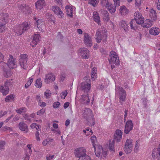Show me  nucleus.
<instances>
[{"label": "nucleus", "mask_w": 160, "mask_h": 160, "mask_svg": "<svg viewBox=\"0 0 160 160\" xmlns=\"http://www.w3.org/2000/svg\"><path fill=\"white\" fill-rule=\"evenodd\" d=\"M107 32V31L104 28L98 29L95 35L96 42L99 43L102 40L103 42H105L107 41L108 37Z\"/></svg>", "instance_id": "1"}, {"label": "nucleus", "mask_w": 160, "mask_h": 160, "mask_svg": "<svg viewBox=\"0 0 160 160\" xmlns=\"http://www.w3.org/2000/svg\"><path fill=\"white\" fill-rule=\"evenodd\" d=\"M30 27V23L26 22L17 26L14 29V31L17 35H21L24 32L28 30Z\"/></svg>", "instance_id": "2"}, {"label": "nucleus", "mask_w": 160, "mask_h": 160, "mask_svg": "<svg viewBox=\"0 0 160 160\" xmlns=\"http://www.w3.org/2000/svg\"><path fill=\"white\" fill-rule=\"evenodd\" d=\"M110 58L109 61L111 65V68L113 69L115 67L116 65L119 63V58L116 53L113 52H112L111 55H110Z\"/></svg>", "instance_id": "3"}, {"label": "nucleus", "mask_w": 160, "mask_h": 160, "mask_svg": "<svg viewBox=\"0 0 160 160\" xmlns=\"http://www.w3.org/2000/svg\"><path fill=\"white\" fill-rule=\"evenodd\" d=\"M116 92L119 93L120 102L122 104L126 98V93L125 90L121 87H118L116 88Z\"/></svg>", "instance_id": "4"}, {"label": "nucleus", "mask_w": 160, "mask_h": 160, "mask_svg": "<svg viewBox=\"0 0 160 160\" xmlns=\"http://www.w3.org/2000/svg\"><path fill=\"white\" fill-rule=\"evenodd\" d=\"M11 85L12 82L10 80L6 81L5 82L4 86H0V92H2L3 95H6L8 93L9 90L8 87Z\"/></svg>", "instance_id": "5"}, {"label": "nucleus", "mask_w": 160, "mask_h": 160, "mask_svg": "<svg viewBox=\"0 0 160 160\" xmlns=\"http://www.w3.org/2000/svg\"><path fill=\"white\" fill-rule=\"evenodd\" d=\"M2 66L4 67H8L10 69H13L17 67V65L15 64L14 58L12 56L10 55L9 58H8L7 63L4 62H2Z\"/></svg>", "instance_id": "6"}, {"label": "nucleus", "mask_w": 160, "mask_h": 160, "mask_svg": "<svg viewBox=\"0 0 160 160\" xmlns=\"http://www.w3.org/2000/svg\"><path fill=\"white\" fill-rule=\"evenodd\" d=\"M28 57V55L26 54H22L20 56L19 64L22 68L23 69H26L28 67L27 64Z\"/></svg>", "instance_id": "7"}, {"label": "nucleus", "mask_w": 160, "mask_h": 160, "mask_svg": "<svg viewBox=\"0 0 160 160\" xmlns=\"http://www.w3.org/2000/svg\"><path fill=\"white\" fill-rule=\"evenodd\" d=\"M101 4L103 7H105L108 10H116V6H114L108 0H101Z\"/></svg>", "instance_id": "8"}, {"label": "nucleus", "mask_w": 160, "mask_h": 160, "mask_svg": "<svg viewBox=\"0 0 160 160\" xmlns=\"http://www.w3.org/2000/svg\"><path fill=\"white\" fill-rule=\"evenodd\" d=\"M74 153L75 156L79 158L78 160H81L82 157L86 154V150L82 147L78 148L76 149Z\"/></svg>", "instance_id": "9"}, {"label": "nucleus", "mask_w": 160, "mask_h": 160, "mask_svg": "<svg viewBox=\"0 0 160 160\" xmlns=\"http://www.w3.org/2000/svg\"><path fill=\"white\" fill-rule=\"evenodd\" d=\"M132 149V144L131 139H128L125 145L124 150L127 154L130 153Z\"/></svg>", "instance_id": "10"}, {"label": "nucleus", "mask_w": 160, "mask_h": 160, "mask_svg": "<svg viewBox=\"0 0 160 160\" xmlns=\"http://www.w3.org/2000/svg\"><path fill=\"white\" fill-rule=\"evenodd\" d=\"M80 55L82 58L87 59L89 57V52L86 48H83L79 50Z\"/></svg>", "instance_id": "11"}, {"label": "nucleus", "mask_w": 160, "mask_h": 160, "mask_svg": "<svg viewBox=\"0 0 160 160\" xmlns=\"http://www.w3.org/2000/svg\"><path fill=\"white\" fill-rule=\"evenodd\" d=\"M133 127L132 121L131 120L128 121L125 126L124 132L126 134H128L130 132L132 129Z\"/></svg>", "instance_id": "12"}, {"label": "nucleus", "mask_w": 160, "mask_h": 160, "mask_svg": "<svg viewBox=\"0 0 160 160\" xmlns=\"http://www.w3.org/2000/svg\"><path fill=\"white\" fill-rule=\"evenodd\" d=\"M84 41L85 44L88 47H91L92 45V41L90 36L88 33H84Z\"/></svg>", "instance_id": "13"}, {"label": "nucleus", "mask_w": 160, "mask_h": 160, "mask_svg": "<svg viewBox=\"0 0 160 160\" xmlns=\"http://www.w3.org/2000/svg\"><path fill=\"white\" fill-rule=\"evenodd\" d=\"M91 88V84L87 82H84L81 83V89L87 93Z\"/></svg>", "instance_id": "14"}, {"label": "nucleus", "mask_w": 160, "mask_h": 160, "mask_svg": "<svg viewBox=\"0 0 160 160\" xmlns=\"http://www.w3.org/2000/svg\"><path fill=\"white\" fill-rule=\"evenodd\" d=\"M8 15L7 13H2L0 14V18H1L0 20V25L5 26L7 22Z\"/></svg>", "instance_id": "15"}, {"label": "nucleus", "mask_w": 160, "mask_h": 160, "mask_svg": "<svg viewBox=\"0 0 160 160\" xmlns=\"http://www.w3.org/2000/svg\"><path fill=\"white\" fill-rule=\"evenodd\" d=\"M40 36L39 34H35L33 37V40L30 43V45L33 48L35 47L37 43L39 42Z\"/></svg>", "instance_id": "16"}, {"label": "nucleus", "mask_w": 160, "mask_h": 160, "mask_svg": "<svg viewBox=\"0 0 160 160\" xmlns=\"http://www.w3.org/2000/svg\"><path fill=\"white\" fill-rule=\"evenodd\" d=\"M93 147L94 148L96 156L99 157L101 155L102 151V146L100 145L95 146L94 144H93Z\"/></svg>", "instance_id": "17"}, {"label": "nucleus", "mask_w": 160, "mask_h": 160, "mask_svg": "<svg viewBox=\"0 0 160 160\" xmlns=\"http://www.w3.org/2000/svg\"><path fill=\"white\" fill-rule=\"evenodd\" d=\"M55 80V76L52 73H49L46 75L45 82L47 83H48L50 82L54 81Z\"/></svg>", "instance_id": "18"}, {"label": "nucleus", "mask_w": 160, "mask_h": 160, "mask_svg": "<svg viewBox=\"0 0 160 160\" xmlns=\"http://www.w3.org/2000/svg\"><path fill=\"white\" fill-rule=\"evenodd\" d=\"M134 19L139 22L141 21V23H142L144 21V18L142 17V15L138 11L136 12L134 15Z\"/></svg>", "instance_id": "19"}, {"label": "nucleus", "mask_w": 160, "mask_h": 160, "mask_svg": "<svg viewBox=\"0 0 160 160\" xmlns=\"http://www.w3.org/2000/svg\"><path fill=\"white\" fill-rule=\"evenodd\" d=\"M45 6V2L44 0H38L35 3V6L37 9L41 10Z\"/></svg>", "instance_id": "20"}, {"label": "nucleus", "mask_w": 160, "mask_h": 160, "mask_svg": "<svg viewBox=\"0 0 160 160\" xmlns=\"http://www.w3.org/2000/svg\"><path fill=\"white\" fill-rule=\"evenodd\" d=\"M141 24L143 28H149L152 25L153 21L149 19H147Z\"/></svg>", "instance_id": "21"}, {"label": "nucleus", "mask_w": 160, "mask_h": 160, "mask_svg": "<svg viewBox=\"0 0 160 160\" xmlns=\"http://www.w3.org/2000/svg\"><path fill=\"white\" fill-rule=\"evenodd\" d=\"M141 24L142 23H141V21L139 22V21H137L134 19H132L130 22V24L131 28L133 30H135V28H137V24Z\"/></svg>", "instance_id": "22"}, {"label": "nucleus", "mask_w": 160, "mask_h": 160, "mask_svg": "<svg viewBox=\"0 0 160 160\" xmlns=\"http://www.w3.org/2000/svg\"><path fill=\"white\" fill-rule=\"evenodd\" d=\"M90 101V99L89 98L88 94L87 93L86 94L83 95L82 96L81 102L83 104H88Z\"/></svg>", "instance_id": "23"}, {"label": "nucleus", "mask_w": 160, "mask_h": 160, "mask_svg": "<svg viewBox=\"0 0 160 160\" xmlns=\"http://www.w3.org/2000/svg\"><path fill=\"white\" fill-rule=\"evenodd\" d=\"M83 116L84 118L87 119L89 116L91 115L92 111L89 108H85L82 110Z\"/></svg>", "instance_id": "24"}, {"label": "nucleus", "mask_w": 160, "mask_h": 160, "mask_svg": "<svg viewBox=\"0 0 160 160\" xmlns=\"http://www.w3.org/2000/svg\"><path fill=\"white\" fill-rule=\"evenodd\" d=\"M19 128L21 131L27 132L28 131V127L26 124L23 122H20L18 125Z\"/></svg>", "instance_id": "25"}, {"label": "nucleus", "mask_w": 160, "mask_h": 160, "mask_svg": "<svg viewBox=\"0 0 160 160\" xmlns=\"http://www.w3.org/2000/svg\"><path fill=\"white\" fill-rule=\"evenodd\" d=\"M159 28L156 27H152L149 30L150 34L153 35H157L159 34Z\"/></svg>", "instance_id": "26"}, {"label": "nucleus", "mask_w": 160, "mask_h": 160, "mask_svg": "<svg viewBox=\"0 0 160 160\" xmlns=\"http://www.w3.org/2000/svg\"><path fill=\"white\" fill-rule=\"evenodd\" d=\"M2 68L3 71V75L6 78L9 77L12 75V72L10 70L7 69V68L4 67L2 66Z\"/></svg>", "instance_id": "27"}, {"label": "nucleus", "mask_w": 160, "mask_h": 160, "mask_svg": "<svg viewBox=\"0 0 160 160\" xmlns=\"http://www.w3.org/2000/svg\"><path fill=\"white\" fill-rule=\"evenodd\" d=\"M93 18L95 21L97 23L98 25H100V18L99 14L97 12L95 11L93 13Z\"/></svg>", "instance_id": "28"}, {"label": "nucleus", "mask_w": 160, "mask_h": 160, "mask_svg": "<svg viewBox=\"0 0 160 160\" xmlns=\"http://www.w3.org/2000/svg\"><path fill=\"white\" fill-rule=\"evenodd\" d=\"M35 25L37 26L40 31H42V27H41V26L43 25V22H42L41 20L38 19L37 20L35 23Z\"/></svg>", "instance_id": "29"}, {"label": "nucleus", "mask_w": 160, "mask_h": 160, "mask_svg": "<svg viewBox=\"0 0 160 160\" xmlns=\"http://www.w3.org/2000/svg\"><path fill=\"white\" fill-rule=\"evenodd\" d=\"M97 74V68L96 67L93 68L91 72V78L93 81L95 80L96 78Z\"/></svg>", "instance_id": "30"}, {"label": "nucleus", "mask_w": 160, "mask_h": 160, "mask_svg": "<svg viewBox=\"0 0 160 160\" xmlns=\"http://www.w3.org/2000/svg\"><path fill=\"white\" fill-rule=\"evenodd\" d=\"M149 14L150 17L152 20L154 21L156 20L157 15L156 11H151Z\"/></svg>", "instance_id": "31"}, {"label": "nucleus", "mask_w": 160, "mask_h": 160, "mask_svg": "<svg viewBox=\"0 0 160 160\" xmlns=\"http://www.w3.org/2000/svg\"><path fill=\"white\" fill-rule=\"evenodd\" d=\"M104 20L108 21L109 20V13L107 11H103L102 12Z\"/></svg>", "instance_id": "32"}, {"label": "nucleus", "mask_w": 160, "mask_h": 160, "mask_svg": "<svg viewBox=\"0 0 160 160\" xmlns=\"http://www.w3.org/2000/svg\"><path fill=\"white\" fill-rule=\"evenodd\" d=\"M120 25L123 28L125 32L128 31V26L126 24V22L124 21H122L120 23Z\"/></svg>", "instance_id": "33"}, {"label": "nucleus", "mask_w": 160, "mask_h": 160, "mask_svg": "<svg viewBox=\"0 0 160 160\" xmlns=\"http://www.w3.org/2000/svg\"><path fill=\"white\" fill-rule=\"evenodd\" d=\"M114 140L111 141L110 140L109 142V149L111 151L114 152Z\"/></svg>", "instance_id": "34"}, {"label": "nucleus", "mask_w": 160, "mask_h": 160, "mask_svg": "<svg viewBox=\"0 0 160 160\" xmlns=\"http://www.w3.org/2000/svg\"><path fill=\"white\" fill-rule=\"evenodd\" d=\"M158 152V151L156 149H154L152 151V155L154 159H156L159 156Z\"/></svg>", "instance_id": "35"}, {"label": "nucleus", "mask_w": 160, "mask_h": 160, "mask_svg": "<svg viewBox=\"0 0 160 160\" xmlns=\"http://www.w3.org/2000/svg\"><path fill=\"white\" fill-rule=\"evenodd\" d=\"M35 86L37 88H40L42 86V82L40 78H38L36 81Z\"/></svg>", "instance_id": "36"}, {"label": "nucleus", "mask_w": 160, "mask_h": 160, "mask_svg": "<svg viewBox=\"0 0 160 160\" xmlns=\"http://www.w3.org/2000/svg\"><path fill=\"white\" fill-rule=\"evenodd\" d=\"M16 111L18 113L21 114L22 112H26V108H25L23 107L19 109H16Z\"/></svg>", "instance_id": "37"}, {"label": "nucleus", "mask_w": 160, "mask_h": 160, "mask_svg": "<svg viewBox=\"0 0 160 160\" xmlns=\"http://www.w3.org/2000/svg\"><path fill=\"white\" fill-rule=\"evenodd\" d=\"M54 13L57 15L59 18H62L63 16V13L62 11H53Z\"/></svg>", "instance_id": "38"}, {"label": "nucleus", "mask_w": 160, "mask_h": 160, "mask_svg": "<svg viewBox=\"0 0 160 160\" xmlns=\"http://www.w3.org/2000/svg\"><path fill=\"white\" fill-rule=\"evenodd\" d=\"M33 79L32 78H30L29 80L27 82V83L25 84V87L26 88H28L31 84L33 82Z\"/></svg>", "instance_id": "39"}, {"label": "nucleus", "mask_w": 160, "mask_h": 160, "mask_svg": "<svg viewBox=\"0 0 160 160\" xmlns=\"http://www.w3.org/2000/svg\"><path fill=\"white\" fill-rule=\"evenodd\" d=\"M65 9L66 10H74L76 8L72 6V5L69 4L66 6Z\"/></svg>", "instance_id": "40"}, {"label": "nucleus", "mask_w": 160, "mask_h": 160, "mask_svg": "<svg viewBox=\"0 0 160 160\" xmlns=\"http://www.w3.org/2000/svg\"><path fill=\"white\" fill-rule=\"evenodd\" d=\"M20 9L23 10H28L30 9V7L26 4L21 5L20 7Z\"/></svg>", "instance_id": "41"}, {"label": "nucleus", "mask_w": 160, "mask_h": 160, "mask_svg": "<svg viewBox=\"0 0 160 160\" xmlns=\"http://www.w3.org/2000/svg\"><path fill=\"white\" fill-rule=\"evenodd\" d=\"M99 2V0H90V3L94 7L96 6Z\"/></svg>", "instance_id": "42"}, {"label": "nucleus", "mask_w": 160, "mask_h": 160, "mask_svg": "<svg viewBox=\"0 0 160 160\" xmlns=\"http://www.w3.org/2000/svg\"><path fill=\"white\" fill-rule=\"evenodd\" d=\"M135 6L138 8L140 7L142 2V0H135Z\"/></svg>", "instance_id": "43"}, {"label": "nucleus", "mask_w": 160, "mask_h": 160, "mask_svg": "<svg viewBox=\"0 0 160 160\" xmlns=\"http://www.w3.org/2000/svg\"><path fill=\"white\" fill-rule=\"evenodd\" d=\"M14 99V97L11 94L6 97L5 98V101L6 102H8L10 100H13Z\"/></svg>", "instance_id": "44"}, {"label": "nucleus", "mask_w": 160, "mask_h": 160, "mask_svg": "<svg viewBox=\"0 0 160 160\" xmlns=\"http://www.w3.org/2000/svg\"><path fill=\"white\" fill-rule=\"evenodd\" d=\"M44 95L47 98H49L51 95V93L50 90H47L44 93Z\"/></svg>", "instance_id": "45"}, {"label": "nucleus", "mask_w": 160, "mask_h": 160, "mask_svg": "<svg viewBox=\"0 0 160 160\" xmlns=\"http://www.w3.org/2000/svg\"><path fill=\"white\" fill-rule=\"evenodd\" d=\"M5 145V141H0V150H2L3 149H4Z\"/></svg>", "instance_id": "46"}, {"label": "nucleus", "mask_w": 160, "mask_h": 160, "mask_svg": "<svg viewBox=\"0 0 160 160\" xmlns=\"http://www.w3.org/2000/svg\"><path fill=\"white\" fill-rule=\"evenodd\" d=\"M82 157L81 160H91V158L86 154Z\"/></svg>", "instance_id": "47"}, {"label": "nucleus", "mask_w": 160, "mask_h": 160, "mask_svg": "<svg viewBox=\"0 0 160 160\" xmlns=\"http://www.w3.org/2000/svg\"><path fill=\"white\" fill-rule=\"evenodd\" d=\"M45 110L44 109L42 108L40 110L38 111L37 112V114L39 115V116H41L43 115L44 112H45Z\"/></svg>", "instance_id": "48"}, {"label": "nucleus", "mask_w": 160, "mask_h": 160, "mask_svg": "<svg viewBox=\"0 0 160 160\" xmlns=\"http://www.w3.org/2000/svg\"><path fill=\"white\" fill-rule=\"evenodd\" d=\"M23 117L25 120L29 121H31V119L30 118L29 115L28 114H24L23 115Z\"/></svg>", "instance_id": "49"}, {"label": "nucleus", "mask_w": 160, "mask_h": 160, "mask_svg": "<svg viewBox=\"0 0 160 160\" xmlns=\"http://www.w3.org/2000/svg\"><path fill=\"white\" fill-rule=\"evenodd\" d=\"M6 30L5 26L2 25H0V33L5 32Z\"/></svg>", "instance_id": "50"}, {"label": "nucleus", "mask_w": 160, "mask_h": 160, "mask_svg": "<svg viewBox=\"0 0 160 160\" xmlns=\"http://www.w3.org/2000/svg\"><path fill=\"white\" fill-rule=\"evenodd\" d=\"M60 103L59 102H54L53 103V107L54 108H57L60 105Z\"/></svg>", "instance_id": "51"}, {"label": "nucleus", "mask_w": 160, "mask_h": 160, "mask_svg": "<svg viewBox=\"0 0 160 160\" xmlns=\"http://www.w3.org/2000/svg\"><path fill=\"white\" fill-rule=\"evenodd\" d=\"M114 139L113 140L119 141H120L122 138V137H121V136L119 135V136L118 135H116L115 134H114Z\"/></svg>", "instance_id": "52"}, {"label": "nucleus", "mask_w": 160, "mask_h": 160, "mask_svg": "<svg viewBox=\"0 0 160 160\" xmlns=\"http://www.w3.org/2000/svg\"><path fill=\"white\" fill-rule=\"evenodd\" d=\"M67 94L68 92L66 91L62 92V93L61 94V98L63 99H64L65 97H66Z\"/></svg>", "instance_id": "53"}, {"label": "nucleus", "mask_w": 160, "mask_h": 160, "mask_svg": "<svg viewBox=\"0 0 160 160\" xmlns=\"http://www.w3.org/2000/svg\"><path fill=\"white\" fill-rule=\"evenodd\" d=\"M114 134H115L116 135H118L119 136L120 135L121 136V137H122V132L120 130H117L116 131Z\"/></svg>", "instance_id": "54"}, {"label": "nucleus", "mask_w": 160, "mask_h": 160, "mask_svg": "<svg viewBox=\"0 0 160 160\" xmlns=\"http://www.w3.org/2000/svg\"><path fill=\"white\" fill-rule=\"evenodd\" d=\"M38 104L39 105L42 107H44L46 105V103L44 102H41L40 100L39 101Z\"/></svg>", "instance_id": "55"}, {"label": "nucleus", "mask_w": 160, "mask_h": 160, "mask_svg": "<svg viewBox=\"0 0 160 160\" xmlns=\"http://www.w3.org/2000/svg\"><path fill=\"white\" fill-rule=\"evenodd\" d=\"M35 136L37 141H39L40 140V138L39 137V133L38 131H36L35 133Z\"/></svg>", "instance_id": "56"}, {"label": "nucleus", "mask_w": 160, "mask_h": 160, "mask_svg": "<svg viewBox=\"0 0 160 160\" xmlns=\"http://www.w3.org/2000/svg\"><path fill=\"white\" fill-rule=\"evenodd\" d=\"M67 15L70 17H72V11H66Z\"/></svg>", "instance_id": "57"}, {"label": "nucleus", "mask_w": 160, "mask_h": 160, "mask_svg": "<svg viewBox=\"0 0 160 160\" xmlns=\"http://www.w3.org/2000/svg\"><path fill=\"white\" fill-rule=\"evenodd\" d=\"M147 99L146 98H145L142 102L143 104L144 105V108H147Z\"/></svg>", "instance_id": "58"}, {"label": "nucleus", "mask_w": 160, "mask_h": 160, "mask_svg": "<svg viewBox=\"0 0 160 160\" xmlns=\"http://www.w3.org/2000/svg\"><path fill=\"white\" fill-rule=\"evenodd\" d=\"M138 148H139V146H138V143L137 142V141L136 142L135 146V148H134V151L135 152H137L138 151Z\"/></svg>", "instance_id": "59"}, {"label": "nucleus", "mask_w": 160, "mask_h": 160, "mask_svg": "<svg viewBox=\"0 0 160 160\" xmlns=\"http://www.w3.org/2000/svg\"><path fill=\"white\" fill-rule=\"evenodd\" d=\"M52 131H53L54 133L58 134L59 135H60L61 133V132L59 129L56 130L53 129L52 130Z\"/></svg>", "instance_id": "60"}, {"label": "nucleus", "mask_w": 160, "mask_h": 160, "mask_svg": "<svg viewBox=\"0 0 160 160\" xmlns=\"http://www.w3.org/2000/svg\"><path fill=\"white\" fill-rule=\"evenodd\" d=\"M116 6H119L120 5V0H113Z\"/></svg>", "instance_id": "61"}, {"label": "nucleus", "mask_w": 160, "mask_h": 160, "mask_svg": "<svg viewBox=\"0 0 160 160\" xmlns=\"http://www.w3.org/2000/svg\"><path fill=\"white\" fill-rule=\"evenodd\" d=\"M46 16L47 18L49 19H51L52 17L51 14H50L49 13H46Z\"/></svg>", "instance_id": "62"}, {"label": "nucleus", "mask_w": 160, "mask_h": 160, "mask_svg": "<svg viewBox=\"0 0 160 160\" xmlns=\"http://www.w3.org/2000/svg\"><path fill=\"white\" fill-rule=\"evenodd\" d=\"M91 139L92 141V143H93V145L94 144V143L95 142V141L96 139V137L95 136H93L92 137H91Z\"/></svg>", "instance_id": "63"}, {"label": "nucleus", "mask_w": 160, "mask_h": 160, "mask_svg": "<svg viewBox=\"0 0 160 160\" xmlns=\"http://www.w3.org/2000/svg\"><path fill=\"white\" fill-rule=\"evenodd\" d=\"M157 9L158 10H160V0H158L157 3Z\"/></svg>", "instance_id": "64"}]
</instances>
